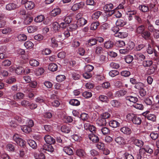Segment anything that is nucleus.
Listing matches in <instances>:
<instances>
[{"label": "nucleus", "mask_w": 159, "mask_h": 159, "mask_svg": "<svg viewBox=\"0 0 159 159\" xmlns=\"http://www.w3.org/2000/svg\"><path fill=\"white\" fill-rule=\"evenodd\" d=\"M87 23V21L84 18H81L77 20V25L78 27H81L85 25Z\"/></svg>", "instance_id": "nucleus-13"}, {"label": "nucleus", "mask_w": 159, "mask_h": 159, "mask_svg": "<svg viewBox=\"0 0 159 159\" xmlns=\"http://www.w3.org/2000/svg\"><path fill=\"white\" fill-rule=\"evenodd\" d=\"M71 75L72 77L74 80H79L80 77V72L76 71L73 72Z\"/></svg>", "instance_id": "nucleus-25"}, {"label": "nucleus", "mask_w": 159, "mask_h": 159, "mask_svg": "<svg viewBox=\"0 0 159 159\" xmlns=\"http://www.w3.org/2000/svg\"><path fill=\"white\" fill-rule=\"evenodd\" d=\"M61 130L62 132L66 133H69L70 131L69 128L65 125H63L61 127Z\"/></svg>", "instance_id": "nucleus-43"}, {"label": "nucleus", "mask_w": 159, "mask_h": 159, "mask_svg": "<svg viewBox=\"0 0 159 159\" xmlns=\"http://www.w3.org/2000/svg\"><path fill=\"white\" fill-rule=\"evenodd\" d=\"M150 111H147L142 113V115L144 116L145 118H147L148 120H150L152 121H155L156 120V116L155 115L149 114Z\"/></svg>", "instance_id": "nucleus-2"}, {"label": "nucleus", "mask_w": 159, "mask_h": 159, "mask_svg": "<svg viewBox=\"0 0 159 159\" xmlns=\"http://www.w3.org/2000/svg\"><path fill=\"white\" fill-rule=\"evenodd\" d=\"M76 154L80 157H83L84 156L85 152L83 149H79L76 150Z\"/></svg>", "instance_id": "nucleus-34"}, {"label": "nucleus", "mask_w": 159, "mask_h": 159, "mask_svg": "<svg viewBox=\"0 0 159 159\" xmlns=\"http://www.w3.org/2000/svg\"><path fill=\"white\" fill-rule=\"evenodd\" d=\"M14 97L15 99L21 100L24 98L25 94L22 93L18 92L16 94V95H15Z\"/></svg>", "instance_id": "nucleus-27"}, {"label": "nucleus", "mask_w": 159, "mask_h": 159, "mask_svg": "<svg viewBox=\"0 0 159 159\" xmlns=\"http://www.w3.org/2000/svg\"><path fill=\"white\" fill-rule=\"evenodd\" d=\"M18 38L20 41H24L27 39V36L24 34H19L18 36Z\"/></svg>", "instance_id": "nucleus-52"}, {"label": "nucleus", "mask_w": 159, "mask_h": 159, "mask_svg": "<svg viewBox=\"0 0 159 159\" xmlns=\"http://www.w3.org/2000/svg\"><path fill=\"white\" fill-rule=\"evenodd\" d=\"M16 81V78L14 77H10L6 80V82L8 84H12Z\"/></svg>", "instance_id": "nucleus-63"}, {"label": "nucleus", "mask_w": 159, "mask_h": 159, "mask_svg": "<svg viewBox=\"0 0 159 159\" xmlns=\"http://www.w3.org/2000/svg\"><path fill=\"white\" fill-rule=\"evenodd\" d=\"M116 45L118 47H122L125 45V42L123 41H118L116 43Z\"/></svg>", "instance_id": "nucleus-56"}, {"label": "nucleus", "mask_w": 159, "mask_h": 159, "mask_svg": "<svg viewBox=\"0 0 159 159\" xmlns=\"http://www.w3.org/2000/svg\"><path fill=\"white\" fill-rule=\"evenodd\" d=\"M64 152L69 155H72L73 154L72 150L69 147H65L64 149Z\"/></svg>", "instance_id": "nucleus-36"}, {"label": "nucleus", "mask_w": 159, "mask_h": 159, "mask_svg": "<svg viewBox=\"0 0 159 159\" xmlns=\"http://www.w3.org/2000/svg\"><path fill=\"white\" fill-rule=\"evenodd\" d=\"M114 43L111 41H108L106 42L104 45V47L107 49L112 48L114 46Z\"/></svg>", "instance_id": "nucleus-17"}, {"label": "nucleus", "mask_w": 159, "mask_h": 159, "mask_svg": "<svg viewBox=\"0 0 159 159\" xmlns=\"http://www.w3.org/2000/svg\"><path fill=\"white\" fill-rule=\"evenodd\" d=\"M139 10L143 12H147L149 11V7L147 5H141L139 7Z\"/></svg>", "instance_id": "nucleus-12"}, {"label": "nucleus", "mask_w": 159, "mask_h": 159, "mask_svg": "<svg viewBox=\"0 0 159 159\" xmlns=\"http://www.w3.org/2000/svg\"><path fill=\"white\" fill-rule=\"evenodd\" d=\"M102 51V48L101 46H98L95 48V53L96 54L99 55L101 53Z\"/></svg>", "instance_id": "nucleus-48"}, {"label": "nucleus", "mask_w": 159, "mask_h": 159, "mask_svg": "<svg viewBox=\"0 0 159 159\" xmlns=\"http://www.w3.org/2000/svg\"><path fill=\"white\" fill-rule=\"evenodd\" d=\"M114 6L112 3H109L106 5L104 7V9L106 11H109L113 8Z\"/></svg>", "instance_id": "nucleus-28"}, {"label": "nucleus", "mask_w": 159, "mask_h": 159, "mask_svg": "<svg viewBox=\"0 0 159 159\" xmlns=\"http://www.w3.org/2000/svg\"><path fill=\"white\" fill-rule=\"evenodd\" d=\"M145 30V27L143 25H141L138 26L136 29V31L138 34H141Z\"/></svg>", "instance_id": "nucleus-23"}, {"label": "nucleus", "mask_w": 159, "mask_h": 159, "mask_svg": "<svg viewBox=\"0 0 159 159\" xmlns=\"http://www.w3.org/2000/svg\"><path fill=\"white\" fill-rule=\"evenodd\" d=\"M127 91L125 90H120L117 91L116 93V97H120L125 95Z\"/></svg>", "instance_id": "nucleus-22"}, {"label": "nucleus", "mask_w": 159, "mask_h": 159, "mask_svg": "<svg viewBox=\"0 0 159 159\" xmlns=\"http://www.w3.org/2000/svg\"><path fill=\"white\" fill-rule=\"evenodd\" d=\"M13 139L18 145L21 147H24L25 146V141L22 139L19 138L18 134H15L13 136Z\"/></svg>", "instance_id": "nucleus-1"}, {"label": "nucleus", "mask_w": 159, "mask_h": 159, "mask_svg": "<svg viewBox=\"0 0 159 159\" xmlns=\"http://www.w3.org/2000/svg\"><path fill=\"white\" fill-rule=\"evenodd\" d=\"M89 138L90 140L94 143H97L99 140V139L98 135L93 133L89 134Z\"/></svg>", "instance_id": "nucleus-6"}, {"label": "nucleus", "mask_w": 159, "mask_h": 159, "mask_svg": "<svg viewBox=\"0 0 159 159\" xmlns=\"http://www.w3.org/2000/svg\"><path fill=\"white\" fill-rule=\"evenodd\" d=\"M77 25L75 24L71 23L69 25V30L70 31L75 30L78 27Z\"/></svg>", "instance_id": "nucleus-30"}, {"label": "nucleus", "mask_w": 159, "mask_h": 159, "mask_svg": "<svg viewBox=\"0 0 159 159\" xmlns=\"http://www.w3.org/2000/svg\"><path fill=\"white\" fill-rule=\"evenodd\" d=\"M34 3L32 1H29L25 5V8L28 10H31L34 7Z\"/></svg>", "instance_id": "nucleus-16"}, {"label": "nucleus", "mask_w": 159, "mask_h": 159, "mask_svg": "<svg viewBox=\"0 0 159 159\" xmlns=\"http://www.w3.org/2000/svg\"><path fill=\"white\" fill-rule=\"evenodd\" d=\"M151 34L148 31H144L141 34L142 37L145 40L149 39Z\"/></svg>", "instance_id": "nucleus-15"}, {"label": "nucleus", "mask_w": 159, "mask_h": 159, "mask_svg": "<svg viewBox=\"0 0 159 159\" xmlns=\"http://www.w3.org/2000/svg\"><path fill=\"white\" fill-rule=\"evenodd\" d=\"M15 71L17 74L20 75L24 74V68L21 66H19L16 68Z\"/></svg>", "instance_id": "nucleus-40"}, {"label": "nucleus", "mask_w": 159, "mask_h": 159, "mask_svg": "<svg viewBox=\"0 0 159 159\" xmlns=\"http://www.w3.org/2000/svg\"><path fill=\"white\" fill-rule=\"evenodd\" d=\"M28 144L33 149H36L37 147V145L36 142L33 140H28Z\"/></svg>", "instance_id": "nucleus-24"}, {"label": "nucleus", "mask_w": 159, "mask_h": 159, "mask_svg": "<svg viewBox=\"0 0 159 159\" xmlns=\"http://www.w3.org/2000/svg\"><path fill=\"white\" fill-rule=\"evenodd\" d=\"M21 129L24 132L26 133H29L31 131V127L28 125L23 126Z\"/></svg>", "instance_id": "nucleus-29"}, {"label": "nucleus", "mask_w": 159, "mask_h": 159, "mask_svg": "<svg viewBox=\"0 0 159 159\" xmlns=\"http://www.w3.org/2000/svg\"><path fill=\"white\" fill-rule=\"evenodd\" d=\"M52 144H44L43 146V148L49 152H52L54 151V149L52 146Z\"/></svg>", "instance_id": "nucleus-8"}, {"label": "nucleus", "mask_w": 159, "mask_h": 159, "mask_svg": "<svg viewBox=\"0 0 159 159\" xmlns=\"http://www.w3.org/2000/svg\"><path fill=\"white\" fill-rule=\"evenodd\" d=\"M30 64L32 66H36L39 65V63L36 60L33 59L30 61Z\"/></svg>", "instance_id": "nucleus-53"}, {"label": "nucleus", "mask_w": 159, "mask_h": 159, "mask_svg": "<svg viewBox=\"0 0 159 159\" xmlns=\"http://www.w3.org/2000/svg\"><path fill=\"white\" fill-rule=\"evenodd\" d=\"M33 17L31 16H28L25 19L24 22L26 24H29L33 20Z\"/></svg>", "instance_id": "nucleus-55"}, {"label": "nucleus", "mask_w": 159, "mask_h": 159, "mask_svg": "<svg viewBox=\"0 0 159 159\" xmlns=\"http://www.w3.org/2000/svg\"><path fill=\"white\" fill-rule=\"evenodd\" d=\"M132 122L134 124L136 125H140L142 122L141 118L139 116L135 115L133 119Z\"/></svg>", "instance_id": "nucleus-11"}, {"label": "nucleus", "mask_w": 159, "mask_h": 159, "mask_svg": "<svg viewBox=\"0 0 159 159\" xmlns=\"http://www.w3.org/2000/svg\"><path fill=\"white\" fill-rule=\"evenodd\" d=\"M152 99L150 98H147L144 100V102L147 105H150L152 104Z\"/></svg>", "instance_id": "nucleus-59"}, {"label": "nucleus", "mask_w": 159, "mask_h": 159, "mask_svg": "<svg viewBox=\"0 0 159 159\" xmlns=\"http://www.w3.org/2000/svg\"><path fill=\"white\" fill-rule=\"evenodd\" d=\"M48 69L52 71H54L57 70V66L56 64L51 63L49 65Z\"/></svg>", "instance_id": "nucleus-21"}, {"label": "nucleus", "mask_w": 159, "mask_h": 159, "mask_svg": "<svg viewBox=\"0 0 159 159\" xmlns=\"http://www.w3.org/2000/svg\"><path fill=\"white\" fill-rule=\"evenodd\" d=\"M99 23L98 22H96L92 23L90 26V29L92 30L96 29L98 27L99 25Z\"/></svg>", "instance_id": "nucleus-44"}, {"label": "nucleus", "mask_w": 159, "mask_h": 159, "mask_svg": "<svg viewBox=\"0 0 159 159\" xmlns=\"http://www.w3.org/2000/svg\"><path fill=\"white\" fill-rule=\"evenodd\" d=\"M88 45L90 46H92L97 43V40L95 39H91L88 41Z\"/></svg>", "instance_id": "nucleus-35"}, {"label": "nucleus", "mask_w": 159, "mask_h": 159, "mask_svg": "<svg viewBox=\"0 0 159 159\" xmlns=\"http://www.w3.org/2000/svg\"><path fill=\"white\" fill-rule=\"evenodd\" d=\"M156 66H152L149 67L147 71L148 74L150 75L154 73L155 71Z\"/></svg>", "instance_id": "nucleus-26"}, {"label": "nucleus", "mask_w": 159, "mask_h": 159, "mask_svg": "<svg viewBox=\"0 0 159 159\" xmlns=\"http://www.w3.org/2000/svg\"><path fill=\"white\" fill-rule=\"evenodd\" d=\"M94 67L92 66L88 65L85 67L84 70L86 72H90L93 69Z\"/></svg>", "instance_id": "nucleus-47"}, {"label": "nucleus", "mask_w": 159, "mask_h": 159, "mask_svg": "<svg viewBox=\"0 0 159 159\" xmlns=\"http://www.w3.org/2000/svg\"><path fill=\"white\" fill-rule=\"evenodd\" d=\"M135 57H136L137 59L139 60L143 61L145 59V56L142 54H137L135 55Z\"/></svg>", "instance_id": "nucleus-60"}, {"label": "nucleus", "mask_w": 159, "mask_h": 159, "mask_svg": "<svg viewBox=\"0 0 159 159\" xmlns=\"http://www.w3.org/2000/svg\"><path fill=\"white\" fill-rule=\"evenodd\" d=\"M11 64V62L9 60H5L2 61V65L4 66H8L10 65Z\"/></svg>", "instance_id": "nucleus-57"}, {"label": "nucleus", "mask_w": 159, "mask_h": 159, "mask_svg": "<svg viewBox=\"0 0 159 159\" xmlns=\"http://www.w3.org/2000/svg\"><path fill=\"white\" fill-rule=\"evenodd\" d=\"M125 62L127 63H130L133 60V57L130 55L126 56L125 58Z\"/></svg>", "instance_id": "nucleus-45"}, {"label": "nucleus", "mask_w": 159, "mask_h": 159, "mask_svg": "<svg viewBox=\"0 0 159 159\" xmlns=\"http://www.w3.org/2000/svg\"><path fill=\"white\" fill-rule=\"evenodd\" d=\"M109 125L112 128H116L119 126L120 123L116 120H112L109 122Z\"/></svg>", "instance_id": "nucleus-20"}, {"label": "nucleus", "mask_w": 159, "mask_h": 159, "mask_svg": "<svg viewBox=\"0 0 159 159\" xmlns=\"http://www.w3.org/2000/svg\"><path fill=\"white\" fill-rule=\"evenodd\" d=\"M69 103L73 106H77L80 104V102L78 100L73 99L70 100L69 101Z\"/></svg>", "instance_id": "nucleus-31"}, {"label": "nucleus", "mask_w": 159, "mask_h": 159, "mask_svg": "<svg viewBox=\"0 0 159 159\" xmlns=\"http://www.w3.org/2000/svg\"><path fill=\"white\" fill-rule=\"evenodd\" d=\"M126 24L125 21L122 19H119L117 20L116 22V25L122 27Z\"/></svg>", "instance_id": "nucleus-32"}, {"label": "nucleus", "mask_w": 159, "mask_h": 159, "mask_svg": "<svg viewBox=\"0 0 159 159\" xmlns=\"http://www.w3.org/2000/svg\"><path fill=\"white\" fill-rule=\"evenodd\" d=\"M152 64L151 60L144 61L143 62V65L145 67L149 66Z\"/></svg>", "instance_id": "nucleus-58"}, {"label": "nucleus", "mask_w": 159, "mask_h": 159, "mask_svg": "<svg viewBox=\"0 0 159 159\" xmlns=\"http://www.w3.org/2000/svg\"><path fill=\"white\" fill-rule=\"evenodd\" d=\"M85 3L83 2L74 4L71 8V10L73 11H75L79 9L82 8L84 6Z\"/></svg>", "instance_id": "nucleus-4"}, {"label": "nucleus", "mask_w": 159, "mask_h": 159, "mask_svg": "<svg viewBox=\"0 0 159 159\" xmlns=\"http://www.w3.org/2000/svg\"><path fill=\"white\" fill-rule=\"evenodd\" d=\"M66 78L65 76L64 75H59L57 76L56 79L57 81L61 82L64 80Z\"/></svg>", "instance_id": "nucleus-50"}, {"label": "nucleus", "mask_w": 159, "mask_h": 159, "mask_svg": "<svg viewBox=\"0 0 159 159\" xmlns=\"http://www.w3.org/2000/svg\"><path fill=\"white\" fill-rule=\"evenodd\" d=\"M101 132L104 135L108 134L110 133V130L107 127H104L101 129Z\"/></svg>", "instance_id": "nucleus-54"}, {"label": "nucleus", "mask_w": 159, "mask_h": 159, "mask_svg": "<svg viewBox=\"0 0 159 159\" xmlns=\"http://www.w3.org/2000/svg\"><path fill=\"white\" fill-rule=\"evenodd\" d=\"M120 130L124 134H129L131 133V129L127 127H123L121 128L120 129Z\"/></svg>", "instance_id": "nucleus-18"}, {"label": "nucleus", "mask_w": 159, "mask_h": 159, "mask_svg": "<svg viewBox=\"0 0 159 159\" xmlns=\"http://www.w3.org/2000/svg\"><path fill=\"white\" fill-rule=\"evenodd\" d=\"M110 116V115L108 112H105L101 115L100 117L105 119L108 118Z\"/></svg>", "instance_id": "nucleus-64"}, {"label": "nucleus", "mask_w": 159, "mask_h": 159, "mask_svg": "<svg viewBox=\"0 0 159 159\" xmlns=\"http://www.w3.org/2000/svg\"><path fill=\"white\" fill-rule=\"evenodd\" d=\"M134 144L136 146L141 148L143 145V142L141 140L137 139L135 141Z\"/></svg>", "instance_id": "nucleus-39"}, {"label": "nucleus", "mask_w": 159, "mask_h": 159, "mask_svg": "<svg viewBox=\"0 0 159 159\" xmlns=\"http://www.w3.org/2000/svg\"><path fill=\"white\" fill-rule=\"evenodd\" d=\"M92 93L91 92L85 91L83 93V96L86 98H90L92 96Z\"/></svg>", "instance_id": "nucleus-62"}, {"label": "nucleus", "mask_w": 159, "mask_h": 159, "mask_svg": "<svg viewBox=\"0 0 159 159\" xmlns=\"http://www.w3.org/2000/svg\"><path fill=\"white\" fill-rule=\"evenodd\" d=\"M52 25L53 29V30L55 31L58 30L59 28H60L59 24L56 22H54L52 24Z\"/></svg>", "instance_id": "nucleus-61"}, {"label": "nucleus", "mask_w": 159, "mask_h": 159, "mask_svg": "<svg viewBox=\"0 0 159 159\" xmlns=\"http://www.w3.org/2000/svg\"><path fill=\"white\" fill-rule=\"evenodd\" d=\"M111 105L114 107H119L120 105V103L116 100H113L111 101Z\"/></svg>", "instance_id": "nucleus-42"}, {"label": "nucleus", "mask_w": 159, "mask_h": 159, "mask_svg": "<svg viewBox=\"0 0 159 159\" xmlns=\"http://www.w3.org/2000/svg\"><path fill=\"white\" fill-rule=\"evenodd\" d=\"M18 7L16 4L12 3L7 4L6 6V9L8 10H11L16 8Z\"/></svg>", "instance_id": "nucleus-10"}, {"label": "nucleus", "mask_w": 159, "mask_h": 159, "mask_svg": "<svg viewBox=\"0 0 159 159\" xmlns=\"http://www.w3.org/2000/svg\"><path fill=\"white\" fill-rule=\"evenodd\" d=\"M24 46L27 49H30L32 48L34 44L31 41H28L25 42L24 43Z\"/></svg>", "instance_id": "nucleus-37"}, {"label": "nucleus", "mask_w": 159, "mask_h": 159, "mask_svg": "<svg viewBox=\"0 0 159 159\" xmlns=\"http://www.w3.org/2000/svg\"><path fill=\"white\" fill-rule=\"evenodd\" d=\"M44 138L45 142L48 144H53L55 143V139L50 135H46L44 137Z\"/></svg>", "instance_id": "nucleus-5"}, {"label": "nucleus", "mask_w": 159, "mask_h": 159, "mask_svg": "<svg viewBox=\"0 0 159 159\" xmlns=\"http://www.w3.org/2000/svg\"><path fill=\"white\" fill-rule=\"evenodd\" d=\"M97 124L100 126H104L107 124V121L105 119L102 118L101 117L97 120Z\"/></svg>", "instance_id": "nucleus-7"}, {"label": "nucleus", "mask_w": 159, "mask_h": 159, "mask_svg": "<svg viewBox=\"0 0 159 159\" xmlns=\"http://www.w3.org/2000/svg\"><path fill=\"white\" fill-rule=\"evenodd\" d=\"M44 19V17L43 15H40L38 16L35 18L34 20L35 22L39 23L42 22Z\"/></svg>", "instance_id": "nucleus-33"}, {"label": "nucleus", "mask_w": 159, "mask_h": 159, "mask_svg": "<svg viewBox=\"0 0 159 159\" xmlns=\"http://www.w3.org/2000/svg\"><path fill=\"white\" fill-rule=\"evenodd\" d=\"M84 128L86 130H89L91 132H95L96 130V127L91 125L89 122L85 123L84 125Z\"/></svg>", "instance_id": "nucleus-3"}, {"label": "nucleus", "mask_w": 159, "mask_h": 159, "mask_svg": "<svg viewBox=\"0 0 159 159\" xmlns=\"http://www.w3.org/2000/svg\"><path fill=\"white\" fill-rule=\"evenodd\" d=\"M144 84L141 82H138L135 84L134 86L135 88L139 90L144 88Z\"/></svg>", "instance_id": "nucleus-41"}, {"label": "nucleus", "mask_w": 159, "mask_h": 159, "mask_svg": "<svg viewBox=\"0 0 159 159\" xmlns=\"http://www.w3.org/2000/svg\"><path fill=\"white\" fill-rule=\"evenodd\" d=\"M37 30V27L34 26H30L28 27L27 30L29 33H33Z\"/></svg>", "instance_id": "nucleus-51"}, {"label": "nucleus", "mask_w": 159, "mask_h": 159, "mask_svg": "<svg viewBox=\"0 0 159 159\" xmlns=\"http://www.w3.org/2000/svg\"><path fill=\"white\" fill-rule=\"evenodd\" d=\"M119 74V71L116 70H112L109 72V75L112 77H114L118 75Z\"/></svg>", "instance_id": "nucleus-46"}, {"label": "nucleus", "mask_w": 159, "mask_h": 159, "mask_svg": "<svg viewBox=\"0 0 159 159\" xmlns=\"http://www.w3.org/2000/svg\"><path fill=\"white\" fill-rule=\"evenodd\" d=\"M133 107L139 110H142L143 109V106L141 104L135 103L133 105Z\"/></svg>", "instance_id": "nucleus-49"}, {"label": "nucleus", "mask_w": 159, "mask_h": 159, "mask_svg": "<svg viewBox=\"0 0 159 159\" xmlns=\"http://www.w3.org/2000/svg\"><path fill=\"white\" fill-rule=\"evenodd\" d=\"M102 13V12L100 11H97L95 12L92 15V18L94 20H96L98 19Z\"/></svg>", "instance_id": "nucleus-38"}, {"label": "nucleus", "mask_w": 159, "mask_h": 159, "mask_svg": "<svg viewBox=\"0 0 159 159\" xmlns=\"http://www.w3.org/2000/svg\"><path fill=\"white\" fill-rule=\"evenodd\" d=\"M61 10L59 8H56L53 10L51 12V15L53 16H55L59 14Z\"/></svg>", "instance_id": "nucleus-19"}, {"label": "nucleus", "mask_w": 159, "mask_h": 159, "mask_svg": "<svg viewBox=\"0 0 159 159\" xmlns=\"http://www.w3.org/2000/svg\"><path fill=\"white\" fill-rule=\"evenodd\" d=\"M125 98L127 100L133 103H136L138 101V99L137 97L133 96H126Z\"/></svg>", "instance_id": "nucleus-9"}, {"label": "nucleus", "mask_w": 159, "mask_h": 159, "mask_svg": "<svg viewBox=\"0 0 159 159\" xmlns=\"http://www.w3.org/2000/svg\"><path fill=\"white\" fill-rule=\"evenodd\" d=\"M115 141L116 143L119 144H123L125 143V139L121 137H118L116 138Z\"/></svg>", "instance_id": "nucleus-14"}]
</instances>
